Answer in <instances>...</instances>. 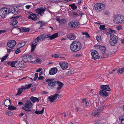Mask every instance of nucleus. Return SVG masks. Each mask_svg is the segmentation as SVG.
<instances>
[{
  "instance_id": "f257e3e1",
  "label": "nucleus",
  "mask_w": 124,
  "mask_h": 124,
  "mask_svg": "<svg viewBox=\"0 0 124 124\" xmlns=\"http://www.w3.org/2000/svg\"><path fill=\"white\" fill-rule=\"evenodd\" d=\"M99 104V102L96 101L95 103H94L93 104L95 108L98 107H99H99L98 108L97 110L93 111L92 113L93 116L97 117H100V115L99 114L103 111L104 107L103 102H101L100 104Z\"/></svg>"
},
{
  "instance_id": "f03ea898",
  "label": "nucleus",
  "mask_w": 124,
  "mask_h": 124,
  "mask_svg": "<svg viewBox=\"0 0 124 124\" xmlns=\"http://www.w3.org/2000/svg\"><path fill=\"white\" fill-rule=\"evenodd\" d=\"M82 48V44L79 41H74L71 44L70 48L73 52H77L80 50Z\"/></svg>"
},
{
  "instance_id": "7ed1b4c3",
  "label": "nucleus",
  "mask_w": 124,
  "mask_h": 124,
  "mask_svg": "<svg viewBox=\"0 0 124 124\" xmlns=\"http://www.w3.org/2000/svg\"><path fill=\"white\" fill-rule=\"evenodd\" d=\"M54 79L52 78H49L46 79V81L48 82V87L49 89H52L55 88L54 87H56V84L57 81L54 80Z\"/></svg>"
},
{
  "instance_id": "20e7f679",
  "label": "nucleus",
  "mask_w": 124,
  "mask_h": 124,
  "mask_svg": "<svg viewBox=\"0 0 124 124\" xmlns=\"http://www.w3.org/2000/svg\"><path fill=\"white\" fill-rule=\"evenodd\" d=\"M118 40V37L115 35H113L110 36L109 40L110 44L112 46H115L117 44Z\"/></svg>"
},
{
  "instance_id": "39448f33",
  "label": "nucleus",
  "mask_w": 124,
  "mask_h": 124,
  "mask_svg": "<svg viewBox=\"0 0 124 124\" xmlns=\"http://www.w3.org/2000/svg\"><path fill=\"white\" fill-rule=\"evenodd\" d=\"M105 8V5L101 3L96 4L93 8L97 12H100Z\"/></svg>"
},
{
  "instance_id": "423d86ee",
  "label": "nucleus",
  "mask_w": 124,
  "mask_h": 124,
  "mask_svg": "<svg viewBox=\"0 0 124 124\" xmlns=\"http://www.w3.org/2000/svg\"><path fill=\"white\" fill-rule=\"evenodd\" d=\"M33 104L30 100L27 101L26 103L23 107H22V109L25 110L26 111H31L30 108L31 107Z\"/></svg>"
},
{
  "instance_id": "0eeeda50",
  "label": "nucleus",
  "mask_w": 124,
  "mask_h": 124,
  "mask_svg": "<svg viewBox=\"0 0 124 124\" xmlns=\"http://www.w3.org/2000/svg\"><path fill=\"white\" fill-rule=\"evenodd\" d=\"M113 20L114 22L116 23H121L124 21V17L122 16L115 15L114 17Z\"/></svg>"
},
{
  "instance_id": "6e6552de",
  "label": "nucleus",
  "mask_w": 124,
  "mask_h": 124,
  "mask_svg": "<svg viewBox=\"0 0 124 124\" xmlns=\"http://www.w3.org/2000/svg\"><path fill=\"white\" fill-rule=\"evenodd\" d=\"M32 85L31 84H30L28 85H26L24 86H21V88H20L18 89L17 93L16 95V96L20 95L21 93L23 91V89L26 90L29 89L31 87Z\"/></svg>"
},
{
  "instance_id": "1a4fd4ad",
  "label": "nucleus",
  "mask_w": 124,
  "mask_h": 124,
  "mask_svg": "<svg viewBox=\"0 0 124 124\" xmlns=\"http://www.w3.org/2000/svg\"><path fill=\"white\" fill-rule=\"evenodd\" d=\"M79 24V22L75 21H72L68 24L69 27L70 28H75L78 27Z\"/></svg>"
},
{
  "instance_id": "9d476101",
  "label": "nucleus",
  "mask_w": 124,
  "mask_h": 124,
  "mask_svg": "<svg viewBox=\"0 0 124 124\" xmlns=\"http://www.w3.org/2000/svg\"><path fill=\"white\" fill-rule=\"evenodd\" d=\"M92 58L94 60L96 59L100 58V56L97 51L94 50H92L91 53Z\"/></svg>"
},
{
  "instance_id": "9b49d317",
  "label": "nucleus",
  "mask_w": 124,
  "mask_h": 124,
  "mask_svg": "<svg viewBox=\"0 0 124 124\" xmlns=\"http://www.w3.org/2000/svg\"><path fill=\"white\" fill-rule=\"evenodd\" d=\"M20 17L19 16H17L12 17V19L10 20L9 22L10 24L12 25H16L18 23L17 20L16 19Z\"/></svg>"
},
{
  "instance_id": "f8f14e48",
  "label": "nucleus",
  "mask_w": 124,
  "mask_h": 124,
  "mask_svg": "<svg viewBox=\"0 0 124 124\" xmlns=\"http://www.w3.org/2000/svg\"><path fill=\"white\" fill-rule=\"evenodd\" d=\"M16 42L14 40H9L7 43V45L9 47H13L16 44Z\"/></svg>"
},
{
  "instance_id": "ddd939ff",
  "label": "nucleus",
  "mask_w": 124,
  "mask_h": 124,
  "mask_svg": "<svg viewBox=\"0 0 124 124\" xmlns=\"http://www.w3.org/2000/svg\"><path fill=\"white\" fill-rule=\"evenodd\" d=\"M46 10L45 8H38L36 9L35 11L37 13L39 14L40 15L42 16V14H44V12Z\"/></svg>"
},
{
  "instance_id": "4468645a",
  "label": "nucleus",
  "mask_w": 124,
  "mask_h": 124,
  "mask_svg": "<svg viewBox=\"0 0 124 124\" xmlns=\"http://www.w3.org/2000/svg\"><path fill=\"white\" fill-rule=\"evenodd\" d=\"M61 67L63 70H64L67 68L68 66V64L65 62H61L59 63Z\"/></svg>"
},
{
  "instance_id": "2eb2a0df",
  "label": "nucleus",
  "mask_w": 124,
  "mask_h": 124,
  "mask_svg": "<svg viewBox=\"0 0 124 124\" xmlns=\"http://www.w3.org/2000/svg\"><path fill=\"white\" fill-rule=\"evenodd\" d=\"M108 94L107 92L103 90H100L99 92V94L104 97H106Z\"/></svg>"
},
{
  "instance_id": "dca6fc26",
  "label": "nucleus",
  "mask_w": 124,
  "mask_h": 124,
  "mask_svg": "<svg viewBox=\"0 0 124 124\" xmlns=\"http://www.w3.org/2000/svg\"><path fill=\"white\" fill-rule=\"evenodd\" d=\"M57 95L58 94H55L53 95L48 96L47 98L49 101L51 102H52L57 98Z\"/></svg>"
},
{
  "instance_id": "f3484780",
  "label": "nucleus",
  "mask_w": 124,
  "mask_h": 124,
  "mask_svg": "<svg viewBox=\"0 0 124 124\" xmlns=\"http://www.w3.org/2000/svg\"><path fill=\"white\" fill-rule=\"evenodd\" d=\"M58 36V35L57 33L54 34L52 35L50 34H48L47 35L46 37V38H50V39L52 40L56 38Z\"/></svg>"
},
{
  "instance_id": "a211bd4d",
  "label": "nucleus",
  "mask_w": 124,
  "mask_h": 124,
  "mask_svg": "<svg viewBox=\"0 0 124 124\" xmlns=\"http://www.w3.org/2000/svg\"><path fill=\"white\" fill-rule=\"evenodd\" d=\"M57 69L56 68H52L50 70L49 74L50 75H53L57 72Z\"/></svg>"
},
{
  "instance_id": "6ab92c4d",
  "label": "nucleus",
  "mask_w": 124,
  "mask_h": 124,
  "mask_svg": "<svg viewBox=\"0 0 124 124\" xmlns=\"http://www.w3.org/2000/svg\"><path fill=\"white\" fill-rule=\"evenodd\" d=\"M101 90H103L107 91H110L109 85H101Z\"/></svg>"
},
{
  "instance_id": "aec40b11",
  "label": "nucleus",
  "mask_w": 124,
  "mask_h": 124,
  "mask_svg": "<svg viewBox=\"0 0 124 124\" xmlns=\"http://www.w3.org/2000/svg\"><path fill=\"white\" fill-rule=\"evenodd\" d=\"M17 9V8L16 9L14 7H10L9 8V10H10V13L14 15L18 14V10Z\"/></svg>"
},
{
  "instance_id": "412c9836",
  "label": "nucleus",
  "mask_w": 124,
  "mask_h": 124,
  "mask_svg": "<svg viewBox=\"0 0 124 124\" xmlns=\"http://www.w3.org/2000/svg\"><path fill=\"white\" fill-rule=\"evenodd\" d=\"M76 36L73 33H70L67 35V38L70 40H74L76 38Z\"/></svg>"
},
{
  "instance_id": "4be33fe9",
  "label": "nucleus",
  "mask_w": 124,
  "mask_h": 124,
  "mask_svg": "<svg viewBox=\"0 0 124 124\" xmlns=\"http://www.w3.org/2000/svg\"><path fill=\"white\" fill-rule=\"evenodd\" d=\"M18 64L19 67L21 68H23L26 66V63L23 61H20Z\"/></svg>"
},
{
  "instance_id": "5701e85b",
  "label": "nucleus",
  "mask_w": 124,
  "mask_h": 124,
  "mask_svg": "<svg viewBox=\"0 0 124 124\" xmlns=\"http://www.w3.org/2000/svg\"><path fill=\"white\" fill-rule=\"evenodd\" d=\"M63 85H64L62 83L60 82L59 81H57L56 86H58V87L57 88L58 90H60L61 89Z\"/></svg>"
},
{
  "instance_id": "b1692460",
  "label": "nucleus",
  "mask_w": 124,
  "mask_h": 124,
  "mask_svg": "<svg viewBox=\"0 0 124 124\" xmlns=\"http://www.w3.org/2000/svg\"><path fill=\"white\" fill-rule=\"evenodd\" d=\"M30 100L33 103H35V102H39V99L36 97L31 96L30 98Z\"/></svg>"
},
{
  "instance_id": "393cba45",
  "label": "nucleus",
  "mask_w": 124,
  "mask_h": 124,
  "mask_svg": "<svg viewBox=\"0 0 124 124\" xmlns=\"http://www.w3.org/2000/svg\"><path fill=\"white\" fill-rule=\"evenodd\" d=\"M4 11L5 10H3V8L0 9V16L2 18H4L5 16V13L4 12Z\"/></svg>"
},
{
  "instance_id": "a878e982",
  "label": "nucleus",
  "mask_w": 124,
  "mask_h": 124,
  "mask_svg": "<svg viewBox=\"0 0 124 124\" xmlns=\"http://www.w3.org/2000/svg\"><path fill=\"white\" fill-rule=\"evenodd\" d=\"M31 16H33V19H35V20H34V21H36L39 18V17L38 14L34 13H31Z\"/></svg>"
},
{
  "instance_id": "bb28decb",
  "label": "nucleus",
  "mask_w": 124,
  "mask_h": 124,
  "mask_svg": "<svg viewBox=\"0 0 124 124\" xmlns=\"http://www.w3.org/2000/svg\"><path fill=\"white\" fill-rule=\"evenodd\" d=\"M31 58V56L30 55L24 54L23 56V59H30Z\"/></svg>"
},
{
  "instance_id": "cd10ccee",
  "label": "nucleus",
  "mask_w": 124,
  "mask_h": 124,
  "mask_svg": "<svg viewBox=\"0 0 124 124\" xmlns=\"http://www.w3.org/2000/svg\"><path fill=\"white\" fill-rule=\"evenodd\" d=\"M119 120L121 122L122 124H124V114L119 116Z\"/></svg>"
},
{
  "instance_id": "c85d7f7f",
  "label": "nucleus",
  "mask_w": 124,
  "mask_h": 124,
  "mask_svg": "<svg viewBox=\"0 0 124 124\" xmlns=\"http://www.w3.org/2000/svg\"><path fill=\"white\" fill-rule=\"evenodd\" d=\"M106 47L104 46H102L100 49V51L102 53L104 54L105 52Z\"/></svg>"
},
{
  "instance_id": "c756f323",
  "label": "nucleus",
  "mask_w": 124,
  "mask_h": 124,
  "mask_svg": "<svg viewBox=\"0 0 124 124\" xmlns=\"http://www.w3.org/2000/svg\"><path fill=\"white\" fill-rule=\"evenodd\" d=\"M40 40L41 41L44 40L46 38V35L45 34H42L38 37Z\"/></svg>"
},
{
  "instance_id": "7c9ffc66",
  "label": "nucleus",
  "mask_w": 124,
  "mask_h": 124,
  "mask_svg": "<svg viewBox=\"0 0 124 124\" xmlns=\"http://www.w3.org/2000/svg\"><path fill=\"white\" fill-rule=\"evenodd\" d=\"M10 100H5V105L6 106H8L10 105Z\"/></svg>"
},
{
  "instance_id": "2f4dec72",
  "label": "nucleus",
  "mask_w": 124,
  "mask_h": 124,
  "mask_svg": "<svg viewBox=\"0 0 124 124\" xmlns=\"http://www.w3.org/2000/svg\"><path fill=\"white\" fill-rule=\"evenodd\" d=\"M18 61L16 60L14 61H12L11 63V66L12 67H16L15 66V64L17 63Z\"/></svg>"
},
{
  "instance_id": "473e14b6",
  "label": "nucleus",
  "mask_w": 124,
  "mask_h": 124,
  "mask_svg": "<svg viewBox=\"0 0 124 124\" xmlns=\"http://www.w3.org/2000/svg\"><path fill=\"white\" fill-rule=\"evenodd\" d=\"M44 109V108L43 107L41 111H36L35 112V113L37 114H42L43 113V111Z\"/></svg>"
},
{
  "instance_id": "72a5a7b5",
  "label": "nucleus",
  "mask_w": 124,
  "mask_h": 124,
  "mask_svg": "<svg viewBox=\"0 0 124 124\" xmlns=\"http://www.w3.org/2000/svg\"><path fill=\"white\" fill-rule=\"evenodd\" d=\"M22 31L26 32H28L30 30V29L29 28H26L23 27L22 28Z\"/></svg>"
},
{
  "instance_id": "f704fd0d",
  "label": "nucleus",
  "mask_w": 124,
  "mask_h": 124,
  "mask_svg": "<svg viewBox=\"0 0 124 124\" xmlns=\"http://www.w3.org/2000/svg\"><path fill=\"white\" fill-rule=\"evenodd\" d=\"M69 6L71 7V8L73 10H75L77 8V7L75 5V4L74 3L69 5Z\"/></svg>"
},
{
  "instance_id": "c9c22d12",
  "label": "nucleus",
  "mask_w": 124,
  "mask_h": 124,
  "mask_svg": "<svg viewBox=\"0 0 124 124\" xmlns=\"http://www.w3.org/2000/svg\"><path fill=\"white\" fill-rule=\"evenodd\" d=\"M3 10H5L4 11V13H5V16L7 14H9V13L10 10H9L8 8H3Z\"/></svg>"
},
{
  "instance_id": "e433bc0d",
  "label": "nucleus",
  "mask_w": 124,
  "mask_h": 124,
  "mask_svg": "<svg viewBox=\"0 0 124 124\" xmlns=\"http://www.w3.org/2000/svg\"><path fill=\"white\" fill-rule=\"evenodd\" d=\"M105 26H106L105 25H101L99 27L101 31H102L103 30H106V31L107 29L105 28Z\"/></svg>"
},
{
  "instance_id": "4c0bfd02",
  "label": "nucleus",
  "mask_w": 124,
  "mask_h": 124,
  "mask_svg": "<svg viewBox=\"0 0 124 124\" xmlns=\"http://www.w3.org/2000/svg\"><path fill=\"white\" fill-rule=\"evenodd\" d=\"M8 109L9 110H15L16 109V108L14 106H11L8 107Z\"/></svg>"
},
{
  "instance_id": "58836bf2",
  "label": "nucleus",
  "mask_w": 124,
  "mask_h": 124,
  "mask_svg": "<svg viewBox=\"0 0 124 124\" xmlns=\"http://www.w3.org/2000/svg\"><path fill=\"white\" fill-rule=\"evenodd\" d=\"M37 44L34 45L33 44H31V52H32L34 50L35 48H36V46Z\"/></svg>"
},
{
  "instance_id": "ea45409f",
  "label": "nucleus",
  "mask_w": 124,
  "mask_h": 124,
  "mask_svg": "<svg viewBox=\"0 0 124 124\" xmlns=\"http://www.w3.org/2000/svg\"><path fill=\"white\" fill-rule=\"evenodd\" d=\"M124 68H123L119 69L117 70L118 73V74H119V73H120V74H121L124 72Z\"/></svg>"
},
{
  "instance_id": "a19ab883",
  "label": "nucleus",
  "mask_w": 124,
  "mask_h": 124,
  "mask_svg": "<svg viewBox=\"0 0 124 124\" xmlns=\"http://www.w3.org/2000/svg\"><path fill=\"white\" fill-rule=\"evenodd\" d=\"M40 23V26L39 28V29L42 30L43 29L42 28V27L44 25V24L43 23H42V22L41 21H39L37 22V23Z\"/></svg>"
},
{
  "instance_id": "79ce46f5",
  "label": "nucleus",
  "mask_w": 124,
  "mask_h": 124,
  "mask_svg": "<svg viewBox=\"0 0 124 124\" xmlns=\"http://www.w3.org/2000/svg\"><path fill=\"white\" fill-rule=\"evenodd\" d=\"M41 59L38 58L35 61H32V62L33 63H35V62H41Z\"/></svg>"
},
{
  "instance_id": "37998d69",
  "label": "nucleus",
  "mask_w": 124,
  "mask_h": 124,
  "mask_svg": "<svg viewBox=\"0 0 124 124\" xmlns=\"http://www.w3.org/2000/svg\"><path fill=\"white\" fill-rule=\"evenodd\" d=\"M82 33L83 35H85V37H90L88 34V32H82Z\"/></svg>"
},
{
  "instance_id": "c03bdc74",
  "label": "nucleus",
  "mask_w": 124,
  "mask_h": 124,
  "mask_svg": "<svg viewBox=\"0 0 124 124\" xmlns=\"http://www.w3.org/2000/svg\"><path fill=\"white\" fill-rule=\"evenodd\" d=\"M109 30H110L111 34L112 35L114 34V33H116V31L115 30H113L111 29H109Z\"/></svg>"
},
{
  "instance_id": "a18cd8bd",
  "label": "nucleus",
  "mask_w": 124,
  "mask_h": 124,
  "mask_svg": "<svg viewBox=\"0 0 124 124\" xmlns=\"http://www.w3.org/2000/svg\"><path fill=\"white\" fill-rule=\"evenodd\" d=\"M8 57V55H6L2 57L1 59V62H3Z\"/></svg>"
},
{
  "instance_id": "49530a36",
  "label": "nucleus",
  "mask_w": 124,
  "mask_h": 124,
  "mask_svg": "<svg viewBox=\"0 0 124 124\" xmlns=\"http://www.w3.org/2000/svg\"><path fill=\"white\" fill-rule=\"evenodd\" d=\"M66 22V20L64 19H62L60 20V23H65Z\"/></svg>"
},
{
  "instance_id": "de8ad7c7",
  "label": "nucleus",
  "mask_w": 124,
  "mask_h": 124,
  "mask_svg": "<svg viewBox=\"0 0 124 124\" xmlns=\"http://www.w3.org/2000/svg\"><path fill=\"white\" fill-rule=\"evenodd\" d=\"M73 71L70 70H69L66 73V74L68 75H69L70 74L72 73Z\"/></svg>"
},
{
  "instance_id": "09e8293b",
  "label": "nucleus",
  "mask_w": 124,
  "mask_h": 124,
  "mask_svg": "<svg viewBox=\"0 0 124 124\" xmlns=\"http://www.w3.org/2000/svg\"><path fill=\"white\" fill-rule=\"evenodd\" d=\"M96 39L98 42H100L101 40V37L97 36L96 37Z\"/></svg>"
},
{
  "instance_id": "8fccbe9b",
  "label": "nucleus",
  "mask_w": 124,
  "mask_h": 124,
  "mask_svg": "<svg viewBox=\"0 0 124 124\" xmlns=\"http://www.w3.org/2000/svg\"><path fill=\"white\" fill-rule=\"evenodd\" d=\"M103 14L105 15H109V12L107 10H105L103 11Z\"/></svg>"
},
{
  "instance_id": "3c124183",
  "label": "nucleus",
  "mask_w": 124,
  "mask_h": 124,
  "mask_svg": "<svg viewBox=\"0 0 124 124\" xmlns=\"http://www.w3.org/2000/svg\"><path fill=\"white\" fill-rule=\"evenodd\" d=\"M13 113L12 112L8 111L6 113V115H8L9 116H11L12 115Z\"/></svg>"
},
{
  "instance_id": "603ef678",
  "label": "nucleus",
  "mask_w": 124,
  "mask_h": 124,
  "mask_svg": "<svg viewBox=\"0 0 124 124\" xmlns=\"http://www.w3.org/2000/svg\"><path fill=\"white\" fill-rule=\"evenodd\" d=\"M45 78L42 76H39V77L38 78V80H39L41 79H44Z\"/></svg>"
},
{
  "instance_id": "864d4df0",
  "label": "nucleus",
  "mask_w": 124,
  "mask_h": 124,
  "mask_svg": "<svg viewBox=\"0 0 124 124\" xmlns=\"http://www.w3.org/2000/svg\"><path fill=\"white\" fill-rule=\"evenodd\" d=\"M25 41H22L20 43L21 47H23V46L25 45Z\"/></svg>"
},
{
  "instance_id": "5fc2aeb1",
  "label": "nucleus",
  "mask_w": 124,
  "mask_h": 124,
  "mask_svg": "<svg viewBox=\"0 0 124 124\" xmlns=\"http://www.w3.org/2000/svg\"><path fill=\"white\" fill-rule=\"evenodd\" d=\"M20 52H21V51L19 49V48H18L17 49V50L16 51L15 53L16 54H17Z\"/></svg>"
},
{
  "instance_id": "6e6d98bb",
  "label": "nucleus",
  "mask_w": 124,
  "mask_h": 124,
  "mask_svg": "<svg viewBox=\"0 0 124 124\" xmlns=\"http://www.w3.org/2000/svg\"><path fill=\"white\" fill-rule=\"evenodd\" d=\"M122 25H119L116 28L117 29V30H120L122 29Z\"/></svg>"
},
{
  "instance_id": "4d7b16f0",
  "label": "nucleus",
  "mask_w": 124,
  "mask_h": 124,
  "mask_svg": "<svg viewBox=\"0 0 124 124\" xmlns=\"http://www.w3.org/2000/svg\"><path fill=\"white\" fill-rule=\"evenodd\" d=\"M101 46L100 45H98L95 46L94 47H96L97 49H99L100 50Z\"/></svg>"
},
{
  "instance_id": "13d9d810",
  "label": "nucleus",
  "mask_w": 124,
  "mask_h": 124,
  "mask_svg": "<svg viewBox=\"0 0 124 124\" xmlns=\"http://www.w3.org/2000/svg\"><path fill=\"white\" fill-rule=\"evenodd\" d=\"M31 16H29L28 17V18L29 19H31L33 20L34 21V20H35V19H33V17Z\"/></svg>"
},
{
  "instance_id": "bf43d9fd",
  "label": "nucleus",
  "mask_w": 124,
  "mask_h": 124,
  "mask_svg": "<svg viewBox=\"0 0 124 124\" xmlns=\"http://www.w3.org/2000/svg\"><path fill=\"white\" fill-rule=\"evenodd\" d=\"M42 70V69L41 68H40L37 70L36 72H39L41 71Z\"/></svg>"
},
{
  "instance_id": "052dcab7",
  "label": "nucleus",
  "mask_w": 124,
  "mask_h": 124,
  "mask_svg": "<svg viewBox=\"0 0 124 124\" xmlns=\"http://www.w3.org/2000/svg\"><path fill=\"white\" fill-rule=\"evenodd\" d=\"M6 31L5 30H0V34L3 33L5 32Z\"/></svg>"
},
{
  "instance_id": "680f3d73",
  "label": "nucleus",
  "mask_w": 124,
  "mask_h": 124,
  "mask_svg": "<svg viewBox=\"0 0 124 124\" xmlns=\"http://www.w3.org/2000/svg\"><path fill=\"white\" fill-rule=\"evenodd\" d=\"M13 49L12 48L9 49H7V52L8 53H9L11 51H13L14 50H12Z\"/></svg>"
},
{
  "instance_id": "e2e57ef3",
  "label": "nucleus",
  "mask_w": 124,
  "mask_h": 124,
  "mask_svg": "<svg viewBox=\"0 0 124 124\" xmlns=\"http://www.w3.org/2000/svg\"><path fill=\"white\" fill-rule=\"evenodd\" d=\"M37 43L39 41V37H37L34 40Z\"/></svg>"
},
{
  "instance_id": "0e129e2a",
  "label": "nucleus",
  "mask_w": 124,
  "mask_h": 124,
  "mask_svg": "<svg viewBox=\"0 0 124 124\" xmlns=\"http://www.w3.org/2000/svg\"><path fill=\"white\" fill-rule=\"evenodd\" d=\"M31 7V6L30 5H26L25 6L26 8L27 9H29Z\"/></svg>"
},
{
  "instance_id": "69168bd1",
  "label": "nucleus",
  "mask_w": 124,
  "mask_h": 124,
  "mask_svg": "<svg viewBox=\"0 0 124 124\" xmlns=\"http://www.w3.org/2000/svg\"><path fill=\"white\" fill-rule=\"evenodd\" d=\"M36 89V87H33V88H31V91L32 92H33Z\"/></svg>"
},
{
  "instance_id": "338daca9",
  "label": "nucleus",
  "mask_w": 124,
  "mask_h": 124,
  "mask_svg": "<svg viewBox=\"0 0 124 124\" xmlns=\"http://www.w3.org/2000/svg\"><path fill=\"white\" fill-rule=\"evenodd\" d=\"M52 56L55 58L58 57V55L57 54H54L53 55H52Z\"/></svg>"
},
{
  "instance_id": "774afa93",
  "label": "nucleus",
  "mask_w": 124,
  "mask_h": 124,
  "mask_svg": "<svg viewBox=\"0 0 124 124\" xmlns=\"http://www.w3.org/2000/svg\"><path fill=\"white\" fill-rule=\"evenodd\" d=\"M73 14L75 15L76 16H78V15L77 13L75 12H74L73 13Z\"/></svg>"
}]
</instances>
